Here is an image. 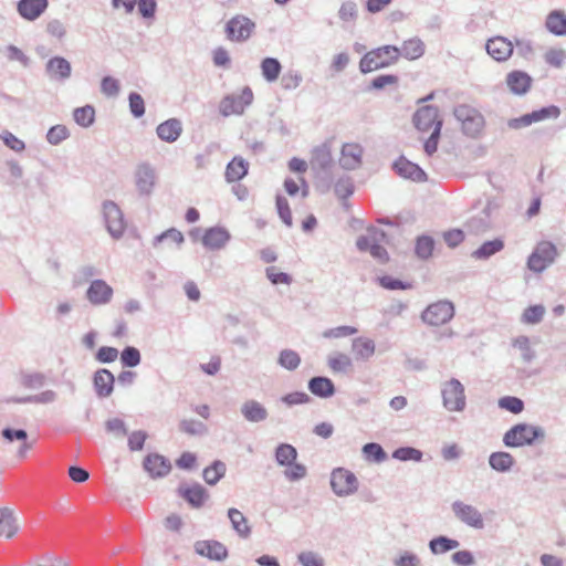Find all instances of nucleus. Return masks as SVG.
<instances>
[{"label":"nucleus","mask_w":566,"mask_h":566,"mask_svg":"<svg viewBox=\"0 0 566 566\" xmlns=\"http://www.w3.org/2000/svg\"><path fill=\"white\" fill-rule=\"evenodd\" d=\"M545 438V430L542 427L528 423H517L507 430L503 436V443L509 448L531 446L537 439Z\"/></svg>","instance_id":"nucleus-1"},{"label":"nucleus","mask_w":566,"mask_h":566,"mask_svg":"<svg viewBox=\"0 0 566 566\" xmlns=\"http://www.w3.org/2000/svg\"><path fill=\"white\" fill-rule=\"evenodd\" d=\"M400 56V50L395 45H384L366 53L360 62L359 70L366 74L395 63Z\"/></svg>","instance_id":"nucleus-2"},{"label":"nucleus","mask_w":566,"mask_h":566,"mask_svg":"<svg viewBox=\"0 0 566 566\" xmlns=\"http://www.w3.org/2000/svg\"><path fill=\"white\" fill-rule=\"evenodd\" d=\"M442 406L449 412H462L467 407L465 389L457 378L443 381L440 386Z\"/></svg>","instance_id":"nucleus-3"},{"label":"nucleus","mask_w":566,"mask_h":566,"mask_svg":"<svg viewBox=\"0 0 566 566\" xmlns=\"http://www.w3.org/2000/svg\"><path fill=\"white\" fill-rule=\"evenodd\" d=\"M453 114L467 136L474 138L482 133L485 120L476 108L462 104L454 108Z\"/></svg>","instance_id":"nucleus-4"},{"label":"nucleus","mask_w":566,"mask_h":566,"mask_svg":"<svg viewBox=\"0 0 566 566\" xmlns=\"http://www.w3.org/2000/svg\"><path fill=\"white\" fill-rule=\"evenodd\" d=\"M133 179L138 196L149 198L158 184V174L151 164L144 161L136 166Z\"/></svg>","instance_id":"nucleus-5"},{"label":"nucleus","mask_w":566,"mask_h":566,"mask_svg":"<svg viewBox=\"0 0 566 566\" xmlns=\"http://www.w3.org/2000/svg\"><path fill=\"white\" fill-rule=\"evenodd\" d=\"M451 511L457 521L467 527L481 531L485 527L483 513L474 505L455 500L451 504Z\"/></svg>","instance_id":"nucleus-6"},{"label":"nucleus","mask_w":566,"mask_h":566,"mask_svg":"<svg viewBox=\"0 0 566 566\" xmlns=\"http://www.w3.org/2000/svg\"><path fill=\"white\" fill-rule=\"evenodd\" d=\"M557 256V248L549 241H541L536 244L527 259V268L534 273H542Z\"/></svg>","instance_id":"nucleus-7"},{"label":"nucleus","mask_w":566,"mask_h":566,"mask_svg":"<svg viewBox=\"0 0 566 566\" xmlns=\"http://www.w3.org/2000/svg\"><path fill=\"white\" fill-rule=\"evenodd\" d=\"M454 316V305L452 302L441 300L429 304L421 313V321L430 326H441L447 324Z\"/></svg>","instance_id":"nucleus-8"},{"label":"nucleus","mask_w":566,"mask_h":566,"mask_svg":"<svg viewBox=\"0 0 566 566\" xmlns=\"http://www.w3.org/2000/svg\"><path fill=\"white\" fill-rule=\"evenodd\" d=\"M102 212L107 232L113 239H120L126 229L124 214L118 205L106 200L102 205Z\"/></svg>","instance_id":"nucleus-9"},{"label":"nucleus","mask_w":566,"mask_h":566,"mask_svg":"<svg viewBox=\"0 0 566 566\" xmlns=\"http://www.w3.org/2000/svg\"><path fill=\"white\" fill-rule=\"evenodd\" d=\"M253 102V92L249 86H244L240 94H229L224 96L219 105L222 116L242 115L244 109Z\"/></svg>","instance_id":"nucleus-10"},{"label":"nucleus","mask_w":566,"mask_h":566,"mask_svg":"<svg viewBox=\"0 0 566 566\" xmlns=\"http://www.w3.org/2000/svg\"><path fill=\"white\" fill-rule=\"evenodd\" d=\"M358 485L356 475L349 470L336 468L332 471L331 488L337 496L345 497L356 493Z\"/></svg>","instance_id":"nucleus-11"},{"label":"nucleus","mask_w":566,"mask_h":566,"mask_svg":"<svg viewBox=\"0 0 566 566\" xmlns=\"http://www.w3.org/2000/svg\"><path fill=\"white\" fill-rule=\"evenodd\" d=\"M255 30V23L248 17L237 14L232 17L224 28L227 39L233 42H245Z\"/></svg>","instance_id":"nucleus-12"},{"label":"nucleus","mask_w":566,"mask_h":566,"mask_svg":"<svg viewBox=\"0 0 566 566\" xmlns=\"http://www.w3.org/2000/svg\"><path fill=\"white\" fill-rule=\"evenodd\" d=\"M559 115L560 109L555 105H551L537 111H533L532 113L525 114L521 117L512 118L509 120L507 125L510 128L520 129L522 127H527L534 123H538L545 119H556L559 117Z\"/></svg>","instance_id":"nucleus-13"},{"label":"nucleus","mask_w":566,"mask_h":566,"mask_svg":"<svg viewBox=\"0 0 566 566\" xmlns=\"http://www.w3.org/2000/svg\"><path fill=\"white\" fill-rule=\"evenodd\" d=\"M231 240V233L220 226L210 227L201 237L202 245L209 251L223 250Z\"/></svg>","instance_id":"nucleus-14"},{"label":"nucleus","mask_w":566,"mask_h":566,"mask_svg":"<svg viewBox=\"0 0 566 566\" xmlns=\"http://www.w3.org/2000/svg\"><path fill=\"white\" fill-rule=\"evenodd\" d=\"M45 74L50 81L64 83L72 75L71 63L62 56H53L45 63Z\"/></svg>","instance_id":"nucleus-15"},{"label":"nucleus","mask_w":566,"mask_h":566,"mask_svg":"<svg viewBox=\"0 0 566 566\" xmlns=\"http://www.w3.org/2000/svg\"><path fill=\"white\" fill-rule=\"evenodd\" d=\"M364 149L357 143L344 144L340 151L339 165L346 170H355L360 167Z\"/></svg>","instance_id":"nucleus-16"},{"label":"nucleus","mask_w":566,"mask_h":566,"mask_svg":"<svg viewBox=\"0 0 566 566\" xmlns=\"http://www.w3.org/2000/svg\"><path fill=\"white\" fill-rule=\"evenodd\" d=\"M488 54L497 62L506 61L513 53V42L504 36H494L485 44Z\"/></svg>","instance_id":"nucleus-17"},{"label":"nucleus","mask_w":566,"mask_h":566,"mask_svg":"<svg viewBox=\"0 0 566 566\" xmlns=\"http://www.w3.org/2000/svg\"><path fill=\"white\" fill-rule=\"evenodd\" d=\"M114 291L104 280H94L91 282L86 297L93 305H105L111 302Z\"/></svg>","instance_id":"nucleus-18"},{"label":"nucleus","mask_w":566,"mask_h":566,"mask_svg":"<svg viewBox=\"0 0 566 566\" xmlns=\"http://www.w3.org/2000/svg\"><path fill=\"white\" fill-rule=\"evenodd\" d=\"M185 242L184 234L176 228H170L153 239V248L159 251L180 249Z\"/></svg>","instance_id":"nucleus-19"},{"label":"nucleus","mask_w":566,"mask_h":566,"mask_svg":"<svg viewBox=\"0 0 566 566\" xmlns=\"http://www.w3.org/2000/svg\"><path fill=\"white\" fill-rule=\"evenodd\" d=\"M195 552L211 560L222 562L228 557L227 547L218 541H197Z\"/></svg>","instance_id":"nucleus-20"},{"label":"nucleus","mask_w":566,"mask_h":566,"mask_svg":"<svg viewBox=\"0 0 566 566\" xmlns=\"http://www.w3.org/2000/svg\"><path fill=\"white\" fill-rule=\"evenodd\" d=\"M240 412L243 419L250 423L263 422L269 418L266 407L255 399H247L241 403Z\"/></svg>","instance_id":"nucleus-21"},{"label":"nucleus","mask_w":566,"mask_h":566,"mask_svg":"<svg viewBox=\"0 0 566 566\" xmlns=\"http://www.w3.org/2000/svg\"><path fill=\"white\" fill-rule=\"evenodd\" d=\"M49 0H19L17 11L27 21L38 20L48 9Z\"/></svg>","instance_id":"nucleus-22"},{"label":"nucleus","mask_w":566,"mask_h":566,"mask_svg":"<svg viewBox=\"0 0 566 566\" xmlns=\"http://www.w3.org/2000/svg\"><path fill=\"white\" fill-rule=\"evenodd\" d=\"M415 126L421 132H428L431 127H436L439 119V111L434 106H422L413 115Z\"/></svg>","instance_id":"nucleus-23"},{"label":"nucleus","mask_w":566,"mask_h":566,"mask_svg":"<svg viewBox=\"0 0 566 566\" xmlns=\"http://www.w3.org/2000/svg\"><path fill=\"white\" fill-rule=\"evenodd\" d=\"M144 469L154 479L167 475L171 470V464L164 455L150 453L144 460Z\"/></svg>","instance_id":"nucleus-24"},{"label":"nucleus","mask_w":566,"mask_h":566,"mask_svg":"<svg viewBox=\"0 0 566 566\" xmlns=\"http://www.w3.org/2000/svg\"><path fill=\"white\" fill-rule=\"evenodd\" d=\"M394 168L396 172L405 179L418 182L427 179L426 172L417 164L409 161L405 157L397 159L394 164Z\"/></svg>","instance_id":"nucleus-25"},{"label":"nucleus","mask_w":566,"mask_h":566,"mask_svg":"<svg viewBox=\"0 0 566 566\" xmlns=\"http://www.w3.org/2000/svg\"><path fill=\"white\" fill-rule=\"evenodd\" d=\"M114 375L108 369H98L93 377L96 395L99 398L109 397L114 389Z\"/></svg>","instance_id":"nucleus-26"},{"label":"nucleus","mask_w":566,"mask_h":566,"mask_svg":"<svg viewBox=\"0 0 566 566\" xmlns=\"http://www.w3.org/2000/svg\"><path fill=\"white\" fill-rule=\"evenodd\" d=\"M532 84V77L523 71L510 72L506 76V85L515 95H523L528 92Z\"/></svg>","instance_id":"nucleus-27"},{"label":"nucleus","mask_w":566,"mask_h":566,"mask_svg":"<svg viewBox=\"0 0 566 566\" xmlns=\"http://www.w3.org/2000/svg\"><path fill=\"white\" fill-rule=\"evenodd\" d=\"M19 531V523L14 510L8 506L0 507V536L13 537Z\"/></svg>","instance_id":"nucleus-28"},{"label":"nucleus","mask_w":566,"mask_h":566,"mask_svg":"<svg viewBox=\"0 0 566 566\" xmlns=\"http://www.w3.org/2000/svg\"><path fill=\"white\" fill-rule=\"evenodd\" d=\"M352 352L356 360L367 361L375 355L376 344L369 337H356L352 340Z\"/></svg>","instance_id":"nucleus-29"},{"label":"nucleus","mask_w":566,"mask_h":566,"mask_svg":"<svg viewBox=\"0 0 566 566\" xmlns=\"http://www.w3.org/2000/svg\"><path fill=\"white\" fill-rule=\"evenodd\" d=\"M181 132L182 125L177 118H170L159 124L156 129L157 136L166 143L176 142L181 135Z\"/></svg>","instance_id":"nucleus-30"},{"label":"nucleus","mask_w":566,"mask_h":566,"mask_svg":"<svg viewBox=\"0 0 566 566\" xmlns=\"http://www.w3.org/2000/svg\"><path fill=\"white\" fill-rule=\"evenodd\" d=\"M3 439L8 442L20 441L21 444L17 450V458L24 459L31 444L28 443V433L23 429L4 428L1 432Z\"/></svg>","instance_id":"nucleus-31"},{"label":"nucleus","mask_w":566,"mask_h":566,"mask_svg":"<svg viewBox=\"0 0 566 566\" xmlns=\"http://www.w3.org/2000/svg\"><path fill=\"white\" fill-rule=\"evenodd\" d=\"M489 465L499 473H509L515 465V459L509 452L496 451L490 454Z\"/></svg>","instance_id":"nucleus-32"},{"label":"nucleus","mask_w":566,"mask_h":566,"mask_svg":"<svg viewBox=\"0 0 566 566\" xmlns=\"http://www.w3.org/2000/svg\"><path fill=\"white\" fill-rule=\"evenodd\" d=\"M546 30L556 35H566V13L562 10H553L549 12L545 20Z\"/></svg>","instance_id":"nucleus-33"},{"label":"nucleus","mask_w":566,"mask_h":566,"mask_svg":"<svg viewBox=\"0 0 566 566\" xmlns=\"http://www.w3.org/2000/svg\"><path fill=\"white\" fill-rule=\"evenodd\" d=\"M308 390L316 397L329 398L335 394V386L329 378L316 376L310 379Z\"/></svg>","instance_id":"nucleus-34"},{"label":"nucleus","mask_w":566,"mask_h":566,"mask_svg":"<svg viewBox=\"0 0 566 566\" xmlns=\"http://www.w3.org/2000/svg\"><path fill=\"white\" fill-rule=\"evenodd\" d=\"M249 164L242 157H234L226 168V179L228 182L241 180L248 174Z\"/></svg>","instance_id":"nucleus-35"},{"label":"nucleus","mask_w":566,"mask_h":566,"mask_svg":"<svg viewBox=\"0 0 566 566\" xmlns=\"http://www.w3.org/2000/svg\"><path fill=\"white\" fill-rule=\"evenodd\" d=\"M228 517L231 522L232 528L237 532V534L242 538H248L251 534V528L248 524V520L237 509L228 510Z\"/></svg>","instance_id":"nucleus-36"},{"label":"nucleus","mask_w":566,"mask_h":566,"mask_svg":"<svg viewBox=\"0 0 566 566\" xmlns=\"http://www.w3.org/2000/svg\"><path fill=\"white\" fill-rule=\"evenodd\" d=\"M460 546V542L448 536L440 535L432 538L428 547L433 555H441Z\"/></svg>","instance_id":"nucleus-37"},{"label":"nucleus","mask_w":566,"mask_h":566,"mask_svg":"<svg viewBox=\"0 0 566 566\" xmlns=\"http://www.w3.org/2000/svg\"><path fill=\"white\" fill-rule=\"evenodd\" d=\"M424 43L419 38H412L402 43L400 55L407 60H417L424 54Z\"/></svg>","instance_id":"nucleus-38"},{"label":"nucleus","mask_w":566,"mask_h":566,"mask_svg":"<svg viewBox=\"0 0 566 566\" xmlns=\"http://www.w3.org/2000/svg\"><path fill=\"white\" fill-rule=\"evenodd\" d=\"M182 496L193 507H200L208 499V493L202 485L193 484L182 490Z\"/></svg>","instance_id":"nucleus-39"},{"label":"nucleus","mask_w":566,"mask_h":566,"mask_svg":"<svg viewBox=\"0 0 566 566\" xmlns=\"http://www.w3.org/2000/svg\"><path fill=\"white\" fill-rule=\"evenodd\" d=\"M260 67L263 78L269 83L275 82L282 71V65L275 57L263 59Z\"/></svg>","instance_id":"nucleus-40"},{"label":"nucleus","mask_w":566,"mask_h":566,"mask_svg":"<svg viewBox=\"0 0 566 566\" xmlns=\"http://www.w3.org/2000/svg\"><path fill=\"white\" fill-rule=\"evenodd\" d=\"M513 348L517 349L522 360L530 364L534 360L536 354L531 345V340L525 335H520L512 340Z\"/></svg>","instance_id":"nucleus-41"},{"label":"nucleus","mask_w":566,"mask_h":566,"mask_svg":"<svg viewBox=\"0 0 566 566\" xmlns=\"http://www.w3.org/2000/svg\"><path fill=\"white\" fill-rule=\"evenodd\" d=\"M504 248V242L501 239H494L484 242L479 249H476L472 256L476 260H486L495 253L500 252Z\"/></svg>","instance_id":"nucleus-42"},{"label":"nucleus","mask_w":566,"mask_h":566,"mask_svg":"<svg viewBox=\"0 0 566 566\" xmlns=\"http://www.w3.org/2000/svg\"><path fill=\"white\" fill-rule=\"evenodd\" d=\"M327 365L334 373H347L352 366V358L344 353H334L328 356Z\"/></svg>","instance_id":"nucleus-43"},{"label":"nucleus","mask_w":566,"mask_h":566,"mask_svg":"<svg viewBox=\"0 0 566 566\" xmlns=\"http://www.w3.org/2000/svg\"><path fill=\"white\" fill-rule=\"evenodd\" d=\"M73 119L78 126L87 128L95 122V108L92 105L77 107L73 111Z\"/></svg>","instance_id":"nucleus-44"},{"label":"nucleus","mask_w":566,"mask_h":566,"mask_svg":"<svg viewBox=\"0 0 566 566\" xmlns=\"http://www.w3.org/2000/svg\"><path fill=\"white\" fill-rule=\"evenodd\" d=\"M277 364L282 368L293 371L300 367L301 356L293 349H282L279 353Z\"/></svg>","instance_id":"nucleus-45"},{"label":"nucleus","mask_w":566,"mask_h":566,"mask_svg":"<svg viewBox=\"0 0 566 566\" xmlns=\"http://www.w3.org/2000/svg\"><path fill=\"white\" fill-rule=\"evenodd\" d=\"M297 458L296 449L289 443H281L275 450V460L279 465L286 467L292 464Z\"/></svg>","instance_id":"nucleus-46"},{"label":"nucleus","mask_w":566,"mask_h":566,"mask_svg":"<svg viewBox=\"0 0 566 566\" xmlns=\"http://www.w3.org/2000/svg\"><path fill=\"white\" fill-rule=\"evenodd\" d=\"M226 470V464L222 461L217 460L203 470V480L209 485H214L224 476Z\"/></svg>","instance_id":"nucleus-47"},{"label":"nucleus","mask_w":566,"mask_h":566,"mask_svg":"<svg viewBox=\"0 0 566 566\" xmlns=\"http://www.w3.org/2000/svg\"><path fill=\"white\" fill-rule=\"evenodd\" d=\"M385 233L377 229H369L367 234L360 235L356 241V247L359 251L366 252L370 251L371 247H374L380 238H382Z\"/></svg>","instance_id":"nucleus-48"},{"label":"nucleus","mask_w":566,"mask_h":566,"mask_svg":"<svg viewBox=\"0 0 566 566\" xmlns=\"http://www.w3.org/2000/svg\"><path fill=\"white\" fill-rule=\"evenodd\" d=\"M501 207L502 199L500 197H488L480 212L483 217L495 223L500 214Z\"/></svg>","instance_id":"nucleus-49"},{"label":"nucleus","mask_w":566,"mask_h":566,"mask_svg":"<svg viewBox=\"0 0 566 566\" xmlns=\"http://www.w3.org/2000/svg\"><path fill=\"white\" fill-rule=\"evenodd\" d=\"M394 566H423L421 557L411 551H400L392 559Z\"/></svg>","instance_id":"nucleus-50"},{"label":"nucleus","mask_w":566,"mask_h":566,"mask_svg":"<svg viewBox=\"0 0 566 566\" xmlns=\"http://www.w3.org/2000/svg\"><path fill=\"white\" fill-rule=\"evenodd\" d=\"M284 189L291 197L296 196L300 191L303 198L308 195V185L303 177H298L297 180L286 178L284 180Z\"/></svg>","instance_id":"nucleus-51"},{"label":"nucleus","mask_w":566,"mask_h":566,"mask_svg":"<svg viewBox=\"0 0 566 566\" xmlns=\"http://www.w3.org/2000/svg\"><path fill=\"white\" fill-rule=\"evenodd\" d=\"M363 454L366 460L381 463L387 459V454L382 447L376 442L366 443L363 449Z\"/></svg>","instance_id":"nucleus-52"},{"label":"nucleus","mask_w":566,"mask_h":566,"mask_svg":"<svg viewBox=\"0 0 566 566\" xmlns=\"http://www.w3.org/2000/svg\"><path fill=\"white\" fill-rule=\"evenodd\" d=\"M434 241L429 235H420L416 241L415 252L419 259L427 260L432 255Z\"/></svg>","instance_id":"nucleus-53"},{"label":"nucleus","mask_w":566,"mask_h":566,"mask_svg":"<svg viewBox=\"0 0 566 566\" xmlns=\"http://www.w3.org/2000/svg\"><path fill=\"white\" fill-rule=\"evenodd\" d=\"M70 129L65 125H54L46 133V142L52 146H57L70 137Z\"/></svg>","instance_id":"nucleus-54"},{"label":"nucleus","mask_w":566,"mask_h":566,"mask_svg":"<svg viewBox=\"0 0 566 566\" xmlns=\"http://www.w3.org/2000/svg\"><path fill=\"white\" fill-rule=\"evenodd\" d=\"M422 452L412 447H400L392 452V458L399 461H415L422 460Z\"/></svg>","instance_id":"nucleus-55"},{"label":"nucleus","mask_w":566,"mask_h":566,"mask_svg":"<svg viewBox=\"0 0 566 566\" xmlns=\"http://www.w3.org/2000/svg\"><path fill=\"white\" fill-rule=\"evenodd\" d=\"M494 223L490 221L488 218L483 217L481 212H479L476 216L472 217L467 222V228L469 231L473 233H483L491 228H493Z\"/></svg>","instance_id":"nucleus-56"},{"label":"nucleus","mask_w":566,"mask_h":566,"mask_svg":"<svg viewBox=\"0 0 566 566\" xmlns=\"http://www.w3.org/2000/svg\"><path fill=\"white\" fill-rule=\"evenodd\" d=\"M545 312L546 310L543 305L528 306L522 314V322L531 325L538 324L543 319Z\"/></svg>","instance_id":"nucleus-57"},{"label":"nucleus","mask_w":566,"mask_h":566,"mask_svg":"<svg viewBox=\"0 0 566 566\" xmlns=\"http://www.w3.org/2000/svg\"><path fill=\"white\" fill-rule=\"evenodd\" d=\"M179 428L182 432L190 436H202L207 433V426L195 419H184L179 423Z\"/></svg>","instance_id":"nucleus-58"},{"label":"nucleus","mask_w":566,"mask_h":566,"mask_svg":"<svg viewBox=\"0 0 566 566\" xmlns=\"http://www.w3.org/2000/svg\"><path fill=\"white\" fill-rule=\"evenodd\" d=\"M140 352L133 346H127L120 353V363L124 367H136L140 364Z\"/></svg>","instance_id":"nucleus-59"},{"label":"nucleus","mask_w":566,"mask_h":566,"mask_svg":"<svg viewBox=\"0 0 566 566\" xmlns=\"http://www.w3.org/2000/svg\"><path fill=\"white\" fill-rule=\"evenodd\" d=\"M285 468L286 469L284 470V476L286 480L291 482L300 481L304 479L307 474L306 467L295 461L292 464L286 465Z\"/></svg>","instance_id":"nucleus-60"},{"label":"nucleus","mask_w":566,"mask_h":566,"mask_svg":"<svg viewBox=\"0 0 566 566\" xmlns=\"http://www.w3.org/2000/svg\"><path fill=\"white\" fill-rule=\"evenodd\" d=\"M335 195L340 199L345 200L350 197L354 192V184L349 177L339 178L334 187Z\"/></svg>","instance_id":"nucleus-61"},{"label":"nucleus","mask_w":566,"mask_h":566,"mask_svg":"<svg viewBox=\"0 0 566 566\" xmlns=\"http://www.w3.org/2000/svg\"><path fill=\"white\" fill-rule=\"evenodd\" d=\"M516 52L520 56L525 60L533 59L535 54L534 44L531 40L525 38H515L514 44Z\"/></svg>","instance_id":"nucleus-62"},{"label":"nucleus","mask_w":566,"mask_h":566,"mask_svg":"<svg viewBox=\"0 0 566 566\" xmlns=\"http://www.w3.org/2000/svg\"><path fill=\"white\" fill-rule=\"evenodd\" d=\"M297 560L302 566H325V559L318 553L304 551L297 555Z\"/></svg>","instance_id":"nucleus-63"},{"label":"nucleus","mask_w":566,"mask_h":566,"mask_svg":"<svg viewBox=\"0 0 566 566\" xmlns=\"http://www.w3.org/2000/svg\"><path fill=\"white\" fill-rule=\"evenodd\" d=\"M105 430L115 438H123L127 434V427L124 420L119 418H111L105 421Z\"/></svg>","instance_id":"nucleus-64"}]
</instances>
